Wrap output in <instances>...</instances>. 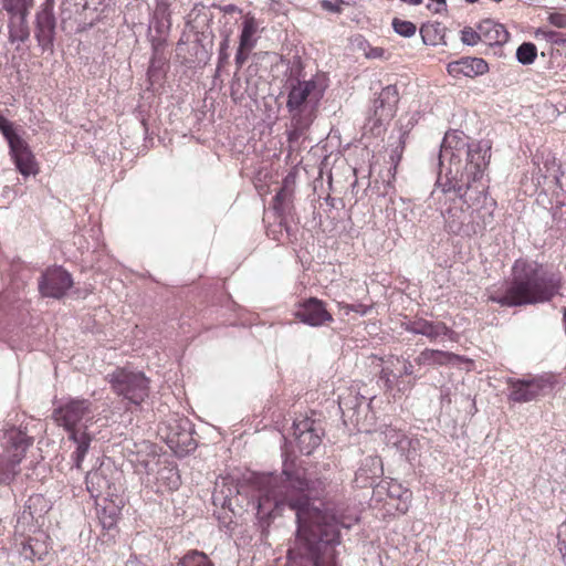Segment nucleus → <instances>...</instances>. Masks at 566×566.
I'll return each mask as SVG.
<instances>
[{"mask_svg":"<svg viewBox=\"0 0 566 566\" xmlns=\"http://www.w3.org/2000/svg\"><path fill=\"white\" fill-rule=\"evenodd\" d=\"M0 132L4 136V138L8 140V144L10 145L11 142H13L14 138H20L19 135H17L13 130L12 124L0 114Z\"/></svg>","mask_w":566,"mask_h":566,"instance_id":"36","label":"nucleus"},{"mask_svg":"<svg viewBox=\"0 0 566 566\" xmlns=\"http://www.w3.org/2000/svg\"><path fill=\"white\" fill-rule=\"evenodd\" d=\"M32 6L33 0H2L3 9L11 15H17L18 13L28 14Z\"/></svg>","mask_w":566,"mask_h":566,"instance_id":"29","label":"nucleus"},{"mask_svg":"<svg viewBox=\"0 0 566 566\" xmlns=\"http://www.w3.org/2000/svg\"><path fill=\"white\" fill-rule=\"evenodd\" d=\"M489 71V64L481 57H463L448 64V72L453 77L461 75L474 77L483 75Z\"/></svg>","mask_w":566,"mask_h":566,"instance_id":"17","label":"nucleus"},{"mask_svg":"<svg viewBox=\"0 0 566 566\" xmlns=\"http://www.w3.org/2000/svg\"><path fill=\"white\" fill-rule=\"evenodd\" d=\"M254 483L259 493L256 517L263 530L283 506L295 511L297 531L287 551L289 566H336L339 527L349 528L357 518L337 515L324 503H311L324 494L328 479L306 476L285 461L281 475L263 474Z\"/></svg>","mask_w":566,"mask_h":566,"instance_id":"1","label":"nucleus"},{"mask_svg":"<svg viewBox=\"0 0 566 566\" xmlns=\"http://www.w3.org/2000/svg\"><path fill=\"white\" fill-rule=\"evenodd\" d=\"M563 527L564 526H560L558 528V534H557V537H558V542H559V552L563 554V556L565 557L566 556V539H563Z\"/></svg>","mask_w":566,"mask_h":566,"instance_id":"45","label":"nucleus"},{"mask_svg":"<svg viewBox=\"0 0 566 566\" xmlns=\"http://www.w3.org/2000/svg\"><path fill=\"white\" fill-rule=\"evenodd\" d=\"M153 72V67L150 66L149 70H148V74L150 75Z\"/></svg>","mask_w":566,"mask_h":566,"instance_id":"51","label":"nucleus"},{"mask_svg":"<svg viewBox=\"0 0 566 566\" xmlns=\"http://www.w3.org/2000/svg\"><path fill=\"white\" fill-rule=\"evenodd\" d=\"M69 433V439L76 444L75 451L72 454L74 465L76 469H81L82 462L88 452L92 442V436L86 431V429L83 431L78 430Z\"/></svg>","mask_w":566,"mask_h":566,"instance_id":"24","label":"nucleus"},{"mask_svg":"<svg viewBox=\"0 0 566 566\" xmlns=\"http://www.w3.org/2000/svg\"><path fill=\"white\" fill-rule=\"evenodd\" d=\"M160 479L168 481L167 485L170 490L177 489L180 484V478L177 469L164 467L158 472Z\"/></svg>","mask_w":566,"mask_h":566,"instance_id":"33","label":"nucleus"},{"mask_svg":"<svg viewBox=\"0 0 566 566\" xmlns=\"http://www.w3.org/2000/svg\"><path fill=\"white\" fill-rule=\"evenodd\" d=\"M395 359L397 360V363H400V361L402 363V370L400 371L398 377L413 375V373H415L413 365L409 359H406L403 357H396Z\"/></svg>","mask_w":566,"mask_h":566,"instance_id":"42","label":"nucleus"},{"mask_svg":"<svg viewBox=\"0 0 566 566\" xmlns=\"http://www.w3.org/2000/svg\"><path fill=\"white\" fill-rule=\"evenodd\" d=\"M507 385L511 389L510 399L514 402H530L547 390H552L554 381L549 376H537L528 379L510 378Z\"/></svg>","mask_w":566,"mask_h":566,"instance_id":"9","label":"nucleus"},{"mask_svg":"<svg viewBox=\"0 0 566 566\" xmlns=\"http://www.w3.org/2000/svg\"><path fill=\"white\" fill-rule=\"evenodd\" d=\"M24 13L12 15L9 23V40L10 42H25L30 36V30Z\"/></svg>","mask_w":566,"mask_h":566,"instance_id":"25","label":"nucleus"},{"mask_svg":"<svg viewBox=\"0 0 566 566\" xmlns=\"http://www.w3.org/2000/svg\"><path fill=\"white\" fill-rule=\"evenodd\" d=\"M101 524H102L103 528L111 530V528H113V526H115L116 518L113 516L101 517Z\"/></svg>","mask_w":566,"mask_h":566,"instance_id":"46","label":"nucleus"},{"mask_svg":"<svg viewBox=\"0 0 566 566\" xmlns=\"http://www.w3.org/2000/svg\"><path fill=\"white\" fill-rule=\"evenodd\" d=\"M398 101L399 93L395 85H388L381 90L379 96L374 101L375 125L394 117Z\"/></svg>","mask_w":566,"mask_h":566,"instance_id":"15","label":"nucleus"},{"mask_svg":"<svg viewBox=\"0 0 566 566\" xmlns=\"http://www.w3.org/2000/svg\"><path fill=\"white\" fill-rule=\"evenodd\" d=\"M454 195L461 201V205L453 202L443 213L446 229L455 235L473 237L476 228L471 224L470 201L479 202L482 196L476 195L475 191H469L468 201L464 202V199H461L457 193Z\"/></svg>","mask_w":566,"mask_h":566,"instance_id":"8","label":"nucleus"},{"mask_svg":"<svg viewBox=\"0 0 566 566\" xmlns=\"http://www.w3.org/2000/svg\"><path fill=\"white\" fill-rule=\"evenodd\" d=\"M252 49L250 48H241L239 45L237 54H235V64L238 69H241L245 61L248 60V54Z\"/></svg>","mask_w":566,"mask_h":566,"instance_id":"43","label":"nucleus"},{"mask_svg":"<svg viewBox=\"0 0 566 566\" xmlns=\"http://www.w3.org/2000/svg\"><path fill=\"white\" fill-rule=\"evenodd\" d=\"M539 34H542L547 41H549L554 44H558V45L566 44V40L564 39L563 34L558 33L556 31L538 29L536 32V35H539Z\"/></svg>","mask_w":566,"mask_h":566,"instance_id":"38","label":"nucleus"},{"mask_svg":"<svg viewBox=\"0 0 566 566\" xmlns=\"http://www.w3.org/2000/svg\"><path fill=\"white\" fill-rule=\"evenodd\" d=\"M482 42L488 45H503L510 39V33L505 27L494 20L486 19L479 23Z\"/></svg>","mask_w":566,"mask_h":566,"instance_id":"19","label":"nucleus"},{"mask_svg":"<svg viewBox=\"0 0 566 566\" xmlns=\"http://www.w3.org/2000/svg\"><path fill=\"white\" fill-rule=\"evenodd\" d=\"M53 418L67 432L78 431L77 426L92 422L95 416L93 402L84 398H70L53 410Z\"/></svg>","mask_w":566,"mask_h":566,"instance_id":"7","label":"nucleus"},{"mask_svg":"<svg viewBox=\"0 0 566 566\" xmlns=\"http://www.w3.org/2000/svg\"><path fill=\"white\" fill-rule=\"evenodd\" d=\"M4 439L7 447L0 454V483H10L19 473V465L33 440L14 428L6 431Z\"/></svg>","mask_w":566,"mask_h":566,"instance_id":"5","label":"nucleus"},{"mask_svg":"<svg viewBox=\"0 0 566 566\" xmlns=\"http://www.w3.org/2000/svg\"><path fill=\"white\" fill-rule=\"evenodd\" d=\"M379 377L385 382L386 388L391 389L394 387V378H397L398 376L395 375L391 369L385 367L381 369Z\"/></svg>","mask_w":566,"mask_h":566,"instance_id":"40","label":"nucleus"},{"mask_svg":"<svg viewBox=\"0 0 566 566\" xmlns=\"http://www.w3.org/2000/svg\"><path fill=\"white\" fill-rule=\"evenodd\" d=\"M490 149L491 147L486 142L469 144L467 165L460 177L457 175L449 176L452 174L451 169L446 175L444 180L441 175L439 176L437 182L441 187L442 192H454L461 199H464V202L468 201L467 196L469 191H475L476 195L485 198L488 186L482 181V178L491 157Z\"/></svg>","mask_w":566,"mask_h":566,"instance_id":"3","label":"nucleus"},{"mask_svg":"<svg viewBox=\"0 0 566 566\" xmlns=\"http://www.w3.org/2000/svg\"><path fill=\"white\" fill-rule=\"evenodd\" d=\"M537 56V49L534 43L524 42L516 50V59L523 65L532 64Z\"/></svg>","mask_w":566,"mask_h":566,"instance_id":"28","label":"nucleus"},{"mask_svg":"<svg viewBox=\"0 0 566 566\" xmlns=\"http://www.w3.org/2000/svg\"><path fill=\"white\" fill-rule=\"evenodd\" d=\"M374 493L377 495L386 493L390 501H398L395 507L399 513L405 514L408 511L411 492L402 488L400 483L395 481H381L376 485Z\"/></svg>","mask_w":566,"mask_h":566,"instance_id":"18","label":"nucleus"},{"mask_svg":"<svg viewBox=\"0 0 566 566\" xmlns=\"http://www.w3.org/2000/svg\"><path fill=\"white\" fill-rule=\"evenodd\" d=\"M321 423L311 418L296 419L293 422V436L301 453L310 455L322 442Z\"/></svg>","mask_w":566,"mask_h":566,"instance_id":"11","label":"nucleus"},{"mask_svg":"<svg viewBox=\"0 0 566 566\" xmlns=\"http://www.w3.org/2000/svg\"><path fill=\"white\" fill-rule=\"evenodd\" d=\"M294 316L302 323L317 327L334 321L332 314L326 310L325 303L316 297H310L300 303Z\"/></svg>","mask_w":566,"mask_h":566,"instance_id":"12","label":"nucleus"},{"mask_svg":"<svg viewBox=\"0 0 566 566\" xmlns=\"http://www.w3.org/2000/svg\"><path fill=\"white\" fill-rule=\"evenodd\" d=\"M229 34H227L223 39V41L220 43V50H219V67L222 66L229 59Z\"/></svg>","mask_w":566,"mask_h":566,"instance_id":"39","label":"nucleus"},{"mask_svg":"<svg viewBox=\"0 0 566 566\" xmlns=\"http://www.w3.org/2000/svg\"><path fill=\"white\" fill-rule=\"evenodd\" d=\"M323 87L314 80L297 81L295 85H292L286 102L291 117L298 122L301 120L300 116L314 118L315 108L323 97Z\"/></svg>","mask_w":566,"mask_h":566,"instance_id":"6","label":"nucleus"},{"mask_svg":"<svg viewBox=\"0 0 566 566\" xmlns=\"http://www.w3.org/2000/svg\"><path fill=\"white\" fill-rule=\"evenodd\" d=\"M340 2H342V0H322L321 6L326 11L334 12V13H340L342 12Z\"/></svg>","mask_w":566,"mask_h":566,"instance_id":"41","label":"nucleus"},{"mask_svg":"<svg viewBox=\"0 0 566 566\" xmlns=\"http://www.w3.org/2000/svg\"><path fill=\"white\" fill-rule=\"evenodd\" d=\"M258 31V23L253 17H247L243 21V28L240 35L241 48H250L253 49L255 46L256 40L254 35Z\"/></svg>","mask_w":566,"mask_h":566,"instance_id":"27","label":"nucleus"},{"mask_svg":"<svg viewBox=\"0 0 566 566\" xmlns=\"http://www.w3.org/2000/svg\"><path fill=\"white\" fill-rule=\"evenodd\" d=\"M407 138H408V132L407 130H403V132L399 133L398 143L392 148L391 154H390L391 164H394L395 166L398 165V163L400 161V159L402 157V153H403V149H405V145H406Z\"/></svg>","mask_w":566,"mask_h":566,"instance_id":"34","label":"nucleus"},{"mask_svg":"<svg viewBox=\"0 0 566 566\" xmlns=\"http://www.w3.org/2000/svg\"><path fill=\"white\" fill-rule=\"evenodd\" d=\"M548 21L557 28H566V15L562 13H552Z\"/></svg>","mask_w":566,"mask_h":566,"instance_id":"44","label":"nucleus"},{"mask_svg":"<svg viewBox=\"0 0 566 566\" xmlns=\"http://www.w3.org/2000/svg\"><path fill=\"white\" fill-rule=\"evenodd\" d=\"M177 429L181 431H176L169 438L171 443L186 446L188 449H193L196 443L191 437V423L188 419H180L177 423Z\"/></svg>","mask_w":566,"mask_h":566,"instance_id":"26","label":"nucleus"},{"mask_svg":"<svg viewBox=\"0 0 566 566\" xmlns=\"http://www.w3.org/2000/svg\"><path fill=\"white\" fill-rule=\"evenodd\" d=\"M293 191L284 185L273 198V208L277 213H283L285 210V203L292 199Z\"/></svg>","mask_w":566,"mask_h":566,"instance_id":"31","label":"nucleus"},{"mask_svg":"<svg viewBox=\"0 0 566 566\" xmlns=\"http://www.w3.org/2000/svg\"><path fill=\"white\" fill-rule=\"evenodd\" d=\"M86 489L92 497H99L102 495H112L111 481L103 469L90 471L85 478Z\"/></svg>","mask_w":566,"mask_h":566,"instance_id":"20","label":"nucleus"},{"mask_svg":"<svg viewBox=\"0 0 566 566\" xmlns=\"http://www.w3.org/2000/svg\"><path fill=\"white\" fill-rule=\"evenodd\" d=\"M235 10H237V7H234V6H228L224 9L226 12H232V11H235Z\"/></svg>","mask_w":566,"mask_h":566,"instance_id":"50","label":"nucleus"},{"mask_svg":"<svg viewBox=\"0 0 566 566\" xmlns=\"http://www.w3.org/2000/svg\"><path fill=\"white\" fill-rule=\"evenodd\" d=\"M382 475V461L379 457H367L356 472V481L364 486L373 485L375 479Z\"/></svg>","mask_w":566,"mask_h":566,"instance_id":"22","label":"nucleus"},{"mask_svg":"<svg viewBox=\"0 0 566 566\" xmlns=\"http://www.w3.org/2000/svg\"><path fill=\"white\" fill-rule=\"evenodd\" d=\"M483 200L484 205L481 208L471 209V224L476 228L474 230V235L482 233L494 221L495 201L491 200L490 202H486V198H483Z\"/></svg>","mask_w":566,"mask_h":566,"instance_id":"23","label":"nucleus"},{"mask_svg":"<svg viewBox=\"0 0 566 566\" xmlns=\"http://www.w3.org/2000/svg\"><path fill=\"white\" fill-rule=\"evenodd\" d=\"M420 34L424 44H436L437 28L433 24H423Z\"/></svg>","mask_w":566,"mask_h":566,"instance_id":"37","label":"nucleus"},{"mask_svg":"<svg viewBox=\"0 0 566 566\" xmlns=\"http://www.w3.org/2000/svg\"><path fill=\"white\" fill-rule=\"evenodd\" d=\"M450 155V160L452 161L453 159V153L451 150H449L447 147L442 146L441 150H440V155H439V161H440V166L443 165V161L444 159Z\"/></svg>","mask_w":566,"mask_h":566,"instance_id":"47","label":"nucleus"},{"mask_svg":"<svg viewBox=\"0 0 566 566\" xmlns=\"http://www.w3.org/2000/svg\"><path fill=\"white\" fill-rule=\"evenodd\" d=\"M300 122L296 118L291 117L292 122V129L289 132V139L290 140H296L298 139L304 132L308 128V126L312 124L313 119L311 116L302 117L300 116Z\"/></svg>","mask_w":566,"mask_h":566,"instance_id":"30","label":"nucleus"},{"mask_svg":"<svg viewBox=\"0 0 566 566\" xmlns=\"http://www.w3.org/2000/svg\"><path fill=\"white\" fill-rule=\"evenodd\" d=\"M559 287V279L543 264L517 259L512 266V279L506 289L492 292L489 300L507 307L545 303L558 293Z\"/></svg>","mask_w":566,"mask_h":566,"instance_id":"2","label":"nucleus"},{"mask_svg":"<svg viewBox=\"0 0 566 566\" xmlns=\"http://www.w3.org/2000/svg\"><path fill=\"white\" fill-rule=\"evenodd\" d=\"M479 33V27L476 28V30L467 27L461 31V40L467 45H475L478 44L479 41H482V35H480Z\"/></svg>","mask_w":566,"mask_h":566,"instance_id":"35","label":"nucleus"},{"mask_svg":"<svg viewBox=\"0 0 566 566\" xmlns=\"http://www.w3.org/2000/svg\"><path fill=\"white\" fill-rule=\"evenodd\" d=\"M10 154L14 160L17 169L21 175L28 177L38 174L35 158L28 144L20 137L14 138L9 145Z\"/></svg>","mask_w":566,"mask_h":566,"instance_id":"16","label":"nucleus"},{"mask_svg":"<svg viewBox=\"0 0 566 566\" xmlns=\"http://www.w3.org/2000/svg\"><path fill=\"white\" fill-rule=\"evenodd\" d=\"M39 292L44 297L61 298L72 287L71 274L61 266L46 269L39 279Z\"/></svg>","mask_w":566,"mask_h":566,"instance_id":"10","label":"nucleus"},{"mask_svg":"<svg viewBox=\"0 0 566 566\" xmlns=\"http://www.w3.org/2000/svg\"><path fill=\"white\" fill-rule=\"evenodd\" d=\"M401 327L409 333L422 335L430 342H436L441 337L450 336L452 331L440 321H428L422 317L406 319L401 323Z\"/></svg>","mask_w":566,"mask_h":566,"instance_id":"13","label":"nucleus"},{"mask_svg":"<svg viewBox=\"0 0 566 566\" xmlns=\"http://www.w3.org/2000/svg\"><path fill=\"white\" fill-rule=\"evenodd\" d=\"M458 360H460V357L453 353L430 348L423 349L415 358L416 364L419 366H443L454 364Z\"/></svg>","mask_w":566,"mask_h":566,"instance_id":"21","label":"nucleus"},{"mask_svg":"<svg viewBox=\"0 0 566 566\" xmlns=\"http://www.w3.org/2000/svg\"><path fill=\"white\" fill-rule=\"evenodd\" d=\"M56 21L52 7L46 4L36 13L35 38L42 51H53Z\"/></svg>","mask_w":566,"mask_h":566,"instance_id":"14","label":"nucleus"},{"mask_svg":"<svg viewBox=\"0 0 566 566\" xmlns=\"http://www.w3.org/2000/svg\"><path fill=\"white\" fill-rule=\"evenodd\" d=\"M391 25L396 33L401 36L410 38L416 34L417 27L411 21L401 20L399 18H394Z\"/></svg>","mask_w":566,"mask_h":566,"instance_id":"32","label":"nucleus"},{"mask_svg":"<svg viewBox=\"0 0 566 566\" xmlns=\"http://www.w3.org/2000/svg\"><path fill=\"white\" fill-rule=\"evenodd\" d=\"M105 379L112 390L134 405H140L149 395V381L140 371L127 367H116Z\"/></svg>","mask_w":566,"mask_h":566,"instance_id":"4","label":"nucleus"},{"mask_svg":"<svg viewBox=\"0 0 566 566\" xmlns=\"http://www.w3.org/2000/svg\"><path fill=\"white\" fill-rule=\"evenodd\" d=\"M405 3L411 4V6H419L422 3V0H401Z\"/></svg>","mask_w":566,"mask_h":566,"instance_id":"49","label":"nucleus"},{"mask_svg":"<svg viewBox=\"0 0 566 566\" xmlns=\"http://www.w3.org/2000/svg\"><path fill=\"white\" fill-rule=\"evenodd\" d=\"M103 0H83V9L97 10Z\"/></svg>","mask_w":566,"mask_h":566,"instance_id":"48","label":"nucleus"}]
</instances>
